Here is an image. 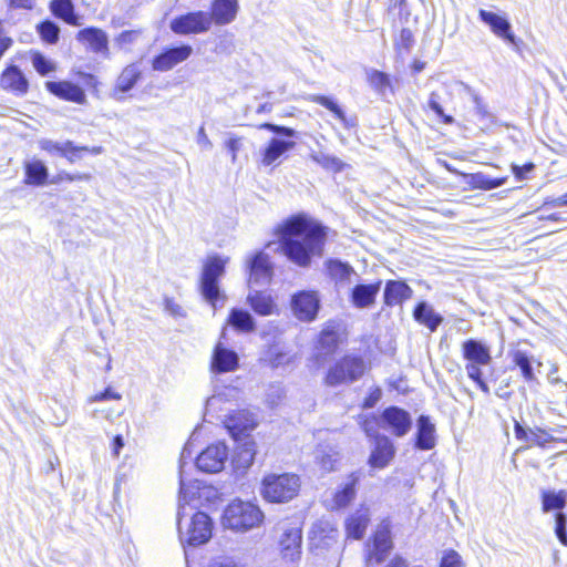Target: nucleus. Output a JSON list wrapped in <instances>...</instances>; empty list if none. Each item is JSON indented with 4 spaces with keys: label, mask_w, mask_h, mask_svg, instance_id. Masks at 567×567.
I'll return each mask as SVG.
<instances>
[{
    "label": "nucleus",
    "mask_w": 567,
    "mask_h": 567,
    "mask_svg": "<svg viewBox=\"0 0 567 567\" xmlns=\"http://www.w3.org/2000/svg\"><path fill=\"white\" fill-rule=\"evenodd\" d=\"M338 529L327 519L316 522L310 530V539L317 547H329L337 542Z\"/></svg>",
    "instance_id": "20"
},
{
    "label": "nucleus",
    "mask_w": 567,
    "mask_h": 567,
    "mask_svg": "<svg viewBox=\"0 0 567 567\" xmlns=\"http://www.w3.org/2000/svg\"><path fill=\"white\" fill-rule=\"evenodd\" d=\"M368 370V364L360 355H344L332 364L324 378L328 386L350 384L360 380Z\"/></svg>",
    "instance_id": "5"
},
{
    "label": "nucleus",
    "mask_w": 567,
    "mask_h": 567,
    "mask_svg": "<svg viewBox=\"0 0 567 567\" xmlns=\"http://www.w3.org/2000/svg\"><path fill=\"white\" fill-rule=\"evenodd\" d=\"M413 316L417 322L426 326L431 331L436 330L442 322V317L435 313L426 302H420L415 307Z\"/></svg>",
    "instance_id": "35"
},
{
    "label": "nucleus",
    "mask_w": 567,
    "mask_h": 567,
    "mask_svg": "<svg viewBox=\"0 0 567 567\" xmlns=\"http://www.w3.org/2000/svg\"><path fill=\"white\" fill-rule=\"evenodd\" d=\"M392 548L391 529L389 522H382L373 537V551L377 561H382Z\"/></svg>",
    "instance_id": "27"
},
{
    "label": "nucleus",
    "mask_w": 567,
    "mask_h": 567,
    "mask_svg": "<svg viewBox=\"0 0 567 567\" xmlns=\"http://www.w3.org/2000/svg\"><path fill=\"white\" fill-rule=\"evenodd\" d=\"M249 270L248 285L265 286L272 277V266L269 256L264 251H258L247 259Z\"/></svg>",
    "instance_id": "11"
},
{
    "label": "nucleus",
    "mask_w": 567,
    "mask_h": 567,
    "mask_svg": "<svg viewBox=\"0 0 567 567\" xmlns=\"http://www.w3.org/2000/svg\"><path fill=\"white\" fill-rule=\"evenodd\" d=\"M33 68L42 75H45L54 70L52 62L47 60L42 54L34 53L32 55Z\"/></svg>",
    "instance_id": "52"
},
{
    "label": "nucleus",
    "mask_w": 567,
    "mask_h": 567,
    "mask_svg": "<svg viewBox=\"0 0 567 567\" xmlns=\"http://www.w3.org/2000/svg\"><path fill=\"white\" fill-rule=\"evenodd\" d=\"M208 567H244L230 557H218Z\"/></svg>",
    "instance_id": "64"
},
{
    "label": "nucleus",
    "mask_w": 567,
    "mask_h": 567,
    "mask_svg": "<svg viewBox=\"0 0 567 567\" xmlns=\"http://www.w3.org/2000/svg\"><path fill=\"white\" fill-rule=\"evenodd\" d=\"M228 260V257L214 255L208 256L203 265L199 280L200 293L214 308H217L218 302L224 300V296L220 293L218 280L223 277L225 266Z\"/></svg>",
    "instance_id": "4"
},
{
    "label": "nucleus",
    "mask_w": 567,
    "mask_h": 567,
    "mask_svg": "<svg viewBox=\"0 0 567 567\" xmlns=\"http://www.w3.org/2000/svg\"><path fill=\"white\" fill-rule=\"evenodd\" d=\"M327 269L330 277L339 284H349L351 276L355 274L350 265L340 260H329Z\"/></svg>",
    "instance_id": "37"
},
{
    "label": "nucleus",
    "mask_w": 567,
    "mask_h": 567,
    "mask_svg": "<svg viewBox=\"0 0 567 567\" xmlns=\"http://www.w3.org/2000/svg\"><path fill=\"white\" fill-rule=\"evenodd\" d=\"M339 342V336L331 326L326 327L319 334L318 346L323 353H332Z\"/></svg>",
    "instance_id": "42"
},
{
    "label": "nucleus",
    "mask_w": 567,
    "mask_h": 567,
    "mask_svg": "<svg viewBox=\"0 0 567 567\" xmlns=\"http://www.w3.org/2000/svg\"><path fill=\"white\" fill-rule=\"evenodd\" d=\"M212 27V17L206 11H194L174 18L171 30L179 35L198 34L207 32Z\"/></svg>",
    "instance_id": "9"
},
{
    "label": "nucleus",
    "mask_w": 567,
    "mask_h": 567,
    "mask_svg": "<svg viewBox=\"0 0 567 567\" xmlns=\"http://www.w3.org/2000/svg\"><path fill=\"white\" fill-rule=\"evenodd\" d=\"M430 109L435 112V114L443 120L445 124H452L454 118L450 115H446L440 104V95L436 92H432L429 99Z\"/></svg>",
    "instance_id": "51"
},
{
    "label": "nucleus",
    "mask_w": 567,
    "mask_h": 567,
    "mask_svg": "<svg viewBox=\"0 0 567 567\" xmlns=\"http://www.w3.org/2000/svg\"><path fill=\"white\" fill-rule=\"evenodd\" d=\"M223 422L235 440H238L245 432L252 430L257 424L255 415L246 410L224 415Z\"/></svg>",
    "instance_id": "14"
},
{
    "label": "nucleus",
    "mask_w": 567,
    "mask_h": 567,
    "mask_svg": "<svg viewBox=\"0 0 567 567\" xmlns=\"http://www.w3.org/2000/svg\"><path fill=\"white\" fill-rule=\"evenodd\" d=\"M247 303L259 316H271L278 311L272 297L265 291L250 289L247 295Z\"/></svg>",
    "instance_id": "24"
},
{
    "label": "nucleus",
    "mask_w": 567,
    "mask_h": 567,
    "mask_svg": "<svg viewBox=\"0 0 567 567\" xmlns=\"http://www.w3.org/2000/svg\"><path fill=\"white\" fill-rule=\"evenodd\" d=\"M513 362L520 369L522 375L526 381L534 380L535 375L530 357H528L525 352L517 350L513 353Z\"/></svg>",
    "instance_id": "45"
},
{
    "label": "nucleus",
    "mask_w": 567,
    "mask_h": 567,
    "mask_svg": "<svg viewBox=\"0 0 567 567\" xmlns=\"http://www.w3.org/2000/svg\"><path fill=\"white\" fill-rule=\"evenodd\" d=\"M412 297V289L403 281H389L384 289L388 306L401 303Z\"/></svg>",
    "instance_id": "31"
},
{
    "label": "nucleus",
    "mask_w": 567,
    "mask_h": 567,
    "mask_svg": "<svg viewBox=\"0 0 567 567\" xmlns=\"http://www.w3.org/2000/svg\"><path fill=\"white\" fill-rule=\"evenodd\" d=\"M478 17L482 22L487 24L491 29V31L498 38L515 44L516 43V37L512 32V25L509 21L495 12L487 11L484 9H481L478 11Z\"/></svg>",
    "instance_id": "15"
},
{
    "label": "nucleus",
    "mask_w": 567,
    "mask_h": 567,
    "mask_svg": "<svg viewBox=\"0 0 567 567\" xmlns=\"http://www.w3.org/2000/svg\"><path fill=\"white\" fill-rule=\"evenodd\" d=\"M377 425L396 437L405 436L412 427L411 414L398 406L383 410L375 421Z\"/></svg>",
    "instance_id": "8"
},
{
    "label": "nucleus",
    "mask_w": 567,
    "mask_h": 567,
    "mask_svg": "<svg viewBox=\"0 0 567 567\" xmlns=\"http://www.w3.org/2000/svg\"><path fill=\"white\" fill-rule=\"evenodd\" d=\"M454 86L458 92L464 91L472 96L473 103L475 105V114L481 122H483L485 125L494 123V115L488 111L487 105L484 103L482 97H480L467 84L463 82H455Z\"/></svg>",
    "instance_id": "33"
},
{
    "label": "nucleus",
    "mask_w": 567,
    "mask_h": 567,
    "mask_svg": "<svg viewBox=\"0 0 567 567\" xmlns=\"http://www.w3.org/2000/svg\"><path fill=\"white\" fill-rule=\"evenodd\" d=\"M285 392L280 385H271L268 390L266 401L270 406L277 405L284 398Z\"/></svg>",
    "instance_id": "57"
},
{
    "label": "nucleus",
    "mask_w": 567,
    "mask_h": 567,
    "mask_svg": "<svg viewBox=\"0 0 567 567\" xmlns=\"http://www.w3.org/2000/svg\"><path fill=\"white\" fill-rule=\"evenodd\" d=\"M300 480L295 474H270L262 480L261 494L270 503H286L299 492Z\"/></svg>",
    "instance_id": "6"
},
{
    "label": "nucleus",
    "mask_w": 567,
    "mask_h": 567,
    "mask_svg": "<svg viewBox=\"0 0 567 567\" xmlns=\"http://www.w3.org/2000/svg\"><path fill=\"white\" fill-rule=\"evenodd\" d=\"M462 351L467 363L489 364L492 361L489 348L478 340L470 339L464 341Z\"/></svg>",
    "instance_id": "21"
},
{
    "label": "nucleus",
    "mask_w": 567,
    "mask_h": 567,
    "mask_svg": "<svg viewBox=\"0 0 567 567\" xmlns=\"http://www.w3.org/2000/svg\"><path fill=\"white\" fill-rule=\"evenodd\" d=\"M382 391L380 388H374L371 390L369 395L364 399L363 408L364 409H371L373 408L381 399Z\"/></svg>",
    "instance_id": "62"
},
{
    "label": "nucleus",
    "mask_w": 567,
    "mask_h": 567,
    "mask_svg": "<svg viewBox=\"0 0 567 567\" xmlns=\"http://www.w3.org/2000/svg\"><path fill=\"white\" fill-rule=\"evenodd\" d=\"M295 146L296 143L293 141H285L276 137L271 138L262 152V165H272L285 153L291 151Z\"/></svg>",
    "instance_id": "28"
},
{
    "label": "nucleus",
    "mask_w": 567,
    "mask_h": 567,
    "mask_svg": "<svg viewBox=\"0 0 567 567\" xmlns=\"http://www.w3.org/2000/svg\"><path fill=\"white\" fill-rule=\"evenodd\" d=\"M122 394L112 390L111 388L105 389L103 392L97 393L89 399L91 403L93 402H101L106 400H121Z\"/></svg>",
    "instance_id": "58"
},
{
    "label": "nucleus",
    "mask_w": 567,
    "mask_h": 567,
    "mask_svg": "<svg viewBox=\"0 0 567 567\" xmlns=\"http://www.w3.org/2000/svg\"><path fill=\"white\" fill-rule=\"evenodd\" d=\"M367 80L370 86L380 94H384L386 89L390 86L389 76L378 70L367 71Z\"/></svg>",
    "instance_id": "46"
},
{
    "label": "nucleus",
    "mask_w": 567,
    "mask_h": 567,
    "mask_svg": "<svg viewBox=\"0 0 567 567\" xmlns=\"http://www.w3.org/2000/svg\"><path fill=\"white\" fill-rule=\"evenodd\" d=\"M310 158L317 163L318 165H320L322 168L327 169V171H330V172H333V173H338V172H341L346 164L340 159L338 158L337 156L334 155H331V154H327L324 152H321V151H312L310 153Z\"/></svg>",
    "instance_id": "38"
},
{
    "label": "nucleus",
    "mask_w": 567,
    "mask_h": 567,
    "mask_svg": "<svg viewBox=\"0 0 567 567\" xmlns=\"http://www.w3.org/2000/svg\"><path fill=\"white\" fill-rule=\"evenodd\" d=\"M238 1L237 0H214L212 4V23L225 25L233 22L237 16Z\"/></svg>",
    "instance_id": "22"
},
{
    "label": "nucleus",
    "mask_w": 567,
    "mask_h": 567,
    "mask_svg": "<svg viewBox=\"0 0 567 567\" xmlns=\"http://www.w3.org/2000/svg\"><path fill=\"white\" fill-rule=\"evenodd\" d=\"M435 427L425 415L417 420L416 442L419 450H431L435 446Z\"/></svg>",
    "instance_id": "29"
},
{
    "label": "nucleus",
    "mask_w": 567,
    "mask_h": 567,
    "mask_svg": "<svg viewBox=\"0 0 567 567\" xmlns=\"http://www.w3.org/2000/svg\"><path fill=\"white\" fill-rule=\"evenodd\" d=\"M556 522V535L559 542L564 545H567V534H566V517L563 513H557L555 517Z\"/></svg>",
    "instance_id": "55"
},
{
    "label": "nucleus",
    "mask_w": 567,
    "mask_h": 567,
    "mask_svg": "<svg viewBox=\"0 0 567 567\" xmlns=\"http://www.w3.org/2000/svg\"><path fill=\"white\" fill-rule=\"evenodd\" d=\"M279 548L284 559L297 561L301 556L302 530L299 520H284L278 525Z\"/></svg>",
    "instance_id": "7"
},
{
    "label": "nucleus",
    "mask_w": 567,
    "mask_h": 567,
    "mask_svg": "<svg viewBox=\"0 0 567 567\" xmlns=\"http://www.w3.org/2000/svg\"><path fill=\"white\" fill-rule=\"evenodd\" d=\"M228 323L239 332L249 333L255 330V319L248 311L243 309H231Z\"/></svg>",
    "instance_id": "34"
},
{
    "label": "nucleus",
    "mask_w": 567,
    "mask_h": 567,
    "mask_svg": "<svg viewBox=\"0 0 567 567\" xmlns=\"http://www.w3.org/2000/svg\"><path fill=\"white\" fill-rule=\"evenodd\" d=\"M37 29L43 41L53 44L59 40L60 29L54 22L47 20L40 23Z\"/></svg>",
    "instance_id": "49"
},
{
    "label": "nucleus",
    "mask_w": 567,
    "mask_h": 567,
    "mask_svg": "<svg viewBox=\"0 0 567 567\" xmlns=\"http://www.w3.org/2000/svg\"><path fill=\"white\" fill-rule=\"evenodd\" d=\"M369 523V508L361 506L354 513H352L346 520V530L348 536L354 539H361L364 536Z\"/></svg>",
    "instance_id": "25"
},
{
    "label": "nucleus",
    "mask_w": 567,
    "mask_h": 567,
    "mask_svg": "<svg viewBox=\"0 0 567 567\" xmlns=\"http://www.w3.org/2000/svg\"><path fill=\"white\" fill-rule=\"evenodd\" d=\"M52 13L71 25H79V18L74 13V6L71 0H52L50 3Z\"/></svg>",
    "instance_id": "36"
},
{
    "label": "nucleus",
    "mask_w": 567,
    "mask_h": 567,
    "mask_svg": "<svg viewBox=\"0 0 567 567\" xmlns=\"http://www.w3.org/2000/svg\"><path fill=\"white\" fill-rule=\"evenodd\" d=\"M165 311L174 317H184L183 308L171 298H165Z\"/></svg>",
    "instance_id": "63"
},
{
    "label": "nucleus",
    "mask_w": 567,
    "mask_h": 567,
    "mask_svg": "<svg viewBox=\"0 0 567 567\" xmlns=\"http://www.w3.org/2000/svg\"><path fill=\"white\" fill-rule=\"evenodd\" d=\"M395 454L392 441L385 435H377L374 447L369 457V464L374 468H384L389 465Z\"/></svg>",
    "instance_id": "16"
},
{
    "label": "nucleus",
    "mask_w": 567,
    "mask_h": 567,
    "mask_svg": "<svg viewBox=\"0 0 567 567\" xmlns=\"http://www.w3.org/2000/svg\"><path fill=\"white\" fill-rule=\"evenodd\" d=\"M414 42L413 33L410 29L403 28L400 32L398 40L395 41V45L400 49L410 50Z\"/></svg>",
    "instance_id": "56"
},
{
    "label": "nucleus",
    "mask_w": 567,
    "mask_h": 567,
    "mask_svg": "<svg viewBox=\"0 0 567 567\" xmlns=\"http://www.w3.org/2000/svg\"><path fill=\"white\" fill-rule=\"evenodd\" d=\"M256 444L252 441H246L238 447L234 463L238 468H248L255 460Z\"/></svg>",
    "instance_id": "40"
},
{
    "label": "nucleus",
    "mask_w": 567,
    "mask_h": 567,
    "mask_svg": "<svg viewBox=\"0 0 567 567\" xmlns=\"http://www.w3.org/2000/svg\"><path fill=\"white\" fill-rule=\"evenodd\" d=\"M0 85L3 90L10 91L18 96L24 95L29 89L25 75L14 65L3 71Z\"/></svg>",
    "instance_id": "19"
},
{
    "label": "nucleus",
    "mask_w": 567,
    "mask_h": 567,
    "mask_svg": "<svg viewBox=\"0 0 567 567\" xmlns=\"http://www.w3.org/2000/svg\"><path fill=\"white\" fill-rule=\"evenodd\" d=\"M358 481L359 477L354 473H352L348 477V481L344 483L341 489L334 492L332 497V504L330 506L332 509L343 508L350 504V502L355 496V484L358 483Z\"/></svg>",
    "instance_id": "32"
},
{
    "label": "nucleus",
    "mask_w": 567,
    "mask_h": 567,
    "mask_svg": "<svg viewBox=\"0 0 567 567\" xmlns=\"http://www.w3.org/2000/svg\"><path fill=\"white\" fill-rule=\"evenodd\" d=\"M196 142L199 145V147L204 151H210L213 148V143L209 140L208 135L206 134L204 126L199 127L196 136Z\"/></svg>",
    "instance_id": "61"
},
{
    "label": "nucleus",
    "mask_w": 567,
    "mask_h": 567,
    "mask_svg": "<svg viewBox=\"0 0 567 567\" xmlns=\"http://www.w3.org/2000/svg\"><path fill=\"white\" fill-rule=\"evenodd\" d=\"M179 501H178V508H181V505H184V507L187 509V506H190L192 502L196 498L199 486L198 482H190L189 484L186 483L184 474L179 475Z\"/></svg>",
    "instance_id": "41"
},
{
    "label": "nucleus",
    "mask_w": 567,
    "mask_h": 567,
    "mask_svg": "<svg viewBox=\"0 0 567 567\" xmlns=\"http://www.w3.org/2000/svg\"><path fill=\"white\" fill-rule=\"evenodd\" d=\"M39 146L41 150L48 152L51 155H66L68 150L71 147V141L65 142H56L48 138H42L39 141Z\"/></svg>",
    "instance_id": "48"
},
{
    "label": "nucleus",
    "mask_w": 567,
    "mask_h": 567,
    "mask_svg": "<svg viewBox=\"0 0 567 567\" xmlns=\"http://www.w3.org/2000/svg\"><path fill=\"white\" fill-rule=\"evenodd\" d=\"M316 460L323 471L330 472L336 468V464L339 461L338 453L329 447L328 450H318Z\"/></svg>",
    "instance_id": "47"
},
{
    "label": "nucleus",
    "mask_w": 567,
    "mask_h": 567,
    "mask_svg": "<svg viewBox=\"0 0 567 567\" xmlns=\"http://www.w3.org/2000/svg\"><path fill=\"white\" fill-rule=\"evenodd\" d=\"M76 40L94 53H101L105 56L109 53V39L106 33L101 29L86 28L80 30L76 34Z\"/></svg>",
    "instance_id": "18"
},
{
    "label": "nucleus",
    "mask_w": 567,
    "mask_h": 567,
    "mask_svg": "<svg viewBox=\"0 0 567 567\" xmlns=\"http://www.w3.org/2000/svg\"><path fill=\"white\" fill-rule=\"evenodd\" d=\"M260 127L287 137H295L297 135V132L290 127L280 126L271 123H265Z\"/></svg>",
    "instance_id": "59"
},
{
    "label": "nucleus",
    "mask_w": 567,
    "mask_h": 567,
    "mask_svg": "<svg viewBox=\"0 0 567 567\" xmlns=\"http://www.w3.org/2000/svg\"><path fill=\"white\" fill-rule=\"evenodd\" d=\"M566 505V493L560 491L558 493L544 492L543 493V511L549 512L554 509H561Z\"/></svg>",
    "instance_id": "44"
},
{
    "label": "nucleus",
    "mask_w": 567,
    "mask_h": 567,
    "mask_svg": "<svg viewBox=\"0 0 567 567\" xmlns=\"http://www.w3.org/2000/svg\"><path fill=\"white\" fill-rule=\"evenodd\" d=\"M527 441L530 444L545 446L547 443L554 441V436L542 429L530 430L527 435Z\"/></svg>",
    "instance_id": "50"
},
{
    "label": "nucleus",
    "mask_w": 567,
    "mask_h": 567,
    "mask_svg": "<svg viewBox=\"0 0 567 567\" xmlns=\"http://www.w3.org/2000/svg\"><path fill=\"white\" fill-rule=\"evenodd\" d=\"M192 507L186 509L181 505L177 512V527L181 542L190 546L205 544L212 537L213 524L209 516L203 512L190 515Z\"/></svg>",
    "instance_id": "3"
},
{
    "label": "nucleus",
    "mask_w": 567,
    "mask_h": 567,
    "mask_svg": "<svg viewBox=\"0 0 567 567\" xmlns=\"http://www.w3.org/2000/svg\"><path fill=\"white\" fill-rule=\"evenodd\" d=\"M381 288V281L370 285H357L352 289L351 301L357 308H369L374 301Z\"/></svg>",
    "instance_id": "26"
},
{
    "label": "nucleus",
    "mask_w": 567,
    "mask_h": 567,
    "mask_svg": "<svg viewBox=\"0 0 567 567\" xmlns=\"http://www.w3.org/2000/svg\"><path fill=\"white\" fill-rule=\"evenodd\" d=\"M228 447L223 442H216L208 445L196 457V466L205 473H218L224 470L228 461Z\"/></svg>",
    "instance_id": "10"
},
{
    "label": "nucleus",
    "mask_w": 567,
    "mask_h": 567,
    "mask_svg": "<svg viewBox=\"0 0 567 567\" xmlns=\"http://www.w3.org/2000/svg\"><path fill=\"white\" fill-rule=\"evenodd\" d=\"M278 235L284 254L300 267H307L312 256L321 255L326 239L324 228L302 216L288 219Z\"/></svg>",
    "instance_id": "1"
},
{
    "label": "nucleus",
    "mask_w": 567,
    "mask_h": 567,
    "mask_svg": "<svg viewBox=\"0 0 567 567\" xmlns=\"http://www.w3.org/2000/svg\"><path fill=\"white\" fill-rule=\"evenodd\" d=\"M320 300L315 291H300L292 296L291 309L301 321H312L319 310Z\"/></svg>",
    "instance_id": "12"
},
{
    "label": "nucleus",
    "mask_w": 567,
    "mask_h": 567,
    "mask_svg": "<svg viewBox=\"0 0 567 567\" xmlns=\"http://www.w3.org/2000/svg\"><path fill=\"white\" fill-rule=\"evenodd\" d=\"M25 183L42 185L48 178V168L41 161H32L25 164Z\"/></svg>",
    "instance_id": "39"
},
{
    "label": "nucleus",
    "mask_w": 567,
    "mask_h": 567,
    "mask_svg": "<svg viewBox=\"0 0 567 567\" xmlns=\"http://www.w3.org/2000/svg\"><path fill=\"white\" fill-rule=\"evenodd\" d=\"M239 358L238 354L221 343H217L213 355L210 369L213 373H225L235 371L238 368Z\"/></svg>",
    "instance_id": "17"
},
{
    "label": "nucleus",
    "mask_w": 567,
    "mask_h": 567,
    "mask_svg": "<svg viewBox=\"0 0 567 567\" xmlns=\"http://www.w3.org/2000/svg\"><path fill=\"white\" fill-rule=\"evenodd\" d=\"M462 566V558L458 553H456L453 549L444 551L440 567H461Z\"/></svg>",
    "instance_id": "53"
},
{
    "label": "nucleus",
    "mask_w": 567,
    "mask_h": 567,
    "mask_svg": "<svg viewBox=\"0 0 567 567\" xmlns=\"http://www.w3.org/2000/svg\"><path fill=\"white\" fill-rule=\"evenodd\" d=\"M141 35V32L137 30L123 31L115 39V42L121 47L126 49L128 45L133 44Z\"/></svg>",
    "instance_id": "54"
},
{
    "label": "nucleus",
    "mask_w": 567,
    "mask_h": 567,
    "mask_svg": "<svg viewBox=\"0 0 567 567\" xmlns=\"http://www.w3.org/2000/svg\"><path fill=\"white\" fill-rule=\"evenodd\" d=\"M311 101L316 102L326 109H328L330 112L334 114V116L346 126H352L353 124L349 122L343 110L330 97L324 95H313L311 96Z\"/></svg>",
    "instance_id": "43"
},
{
    "label": "nucleus",
    "mask_w": 567,
    "mask_h": 567,
    "mask_svg": "<svg viewBox=\"0 0 567 567\" xmlns=\"http://www.w3.org/2000/svg\"><path fill=\"white\" fill-rule=\"evenodd\" d=\"M142 74L140 66L135 63L125 66L116 79L114 95L131 91L137 83Z\"/></svg>",
    "instance_id": "30"
},
{
    "label": "nucleus",
    "mask_w": 567,
    "mask_h": 567,
    "mask_svg": "<svg viewBox=\"0 0 567 567\" xmlns=\"http://www.w3.org/2000/svg\"><path fill=\"white\" fill-rule=\"evenodd\" d=\"M83 151H89V147L86 146H74V144L71 142V147L68 150L66 155H63L70 163H74L82 158Z\"/></svg>",
    "instance_id": "60"
},
{
    "label": "nucleus",
    "mask_w": 567,
    "mask_h": 567,
    "mask_svg": "<svg viewBox=\"0 0 567 567\" xmlns=\"http://www.w3.org/2000/svg\"><path fill=\"white\" fill-rule=\"evenodd\" d=\"M264 519L265 514L256 504L235 499L224 509L221 524L227 529L247 533L260 527Z\"/></svg>",
    "instance_id": "2"
},
{
    "label": "nucleus",
    "mask_w": 567,
    "mask_h": 567,
    "mask_svg": "<svg viewBox=\"0 0 567 567\" xmlns=\"http://www.w3.org/2000/svg\"><path fill=\"white\" fill-rule=\"evenodd\" d=\"M47 89L54 95L64 99L66 101L75 102V103H84L85 93L84 91L76 84L69 81H60V82H47Z\"/></svg>",
    "instance_id": "23"
},
{
    "label": "nucleus",
    "mask_w": 567,
    "mask_h": 567,
    "mask_svg": "<svg viewBox=\"0 0 567 567\" xmlns=\"http://www.w3.org/2000/svg\"><path fill=\"white\" fill-rule=\"evenodd\" d=\"M192 53L193 48L188 44L167 49L154 58L152 62L153 70L158 72L169 71L177 64L186 61Z\"/></svg>",
    "instance_id": "13"
}]
</instances>
